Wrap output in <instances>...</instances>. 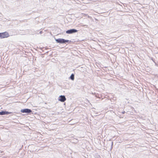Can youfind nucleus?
Masks as SVG:
<instances>
[{"label":"nucleus","mask_w":158,"mask_h":158,"mask_svg":"<svg viewBox=\"0 0 158 158\" xmlns=\"http://www.w3.org/2000/svg\"><path fill=\"white\" fill-rule=\"evenodd\" d=\"M10 36L9 33L6 31L0 33V38L3 39L7 38Z\"/></svg>","instance_id":"nucleus-1"},{"label":"nucleus","mask_w":158,"mask_h":158,"mask_svg":"<svg viewBox=\"0 0 158 158\" xmlns=\"http://www.w3.org/2000/svg\"><path fill=\"white\" fill-rule=\"evenodd\" d=\"M56 41L58 43H64L66 42H68L69 41L68 40H65L62 39H58L56 40Z\"/></svg>","instance_id":"nucleus-2"},{"label":"nucleus","mask_w":158,"mask_h":158,"mask_svg":"<svg viewBox=\"0 0 158 158\" xmlns=\"http://www.w3.org/2000/svg\"><path fill=\"white\" fill-rule=\"evenodd\" d=\"M21 112L23 113H30L31 112V110L29 109H25L21 110Z\"/></svg>","instance_id":"nucleus-3"},{"label":"nucleus","mask_w":158,"mask_h":158,"mask_svg":"<svg viewBox=\"0 0 158 158\" xmlns=\"http://www.w3.org/2000/svg\"><path fill=\"white\" fill-rule=\"evenodd\" d=\"M77 31L75 29H72L67 30L66 31V33L69 34H72L73 33L76 32Z\"/></svg>","instance_id":"nucleus-4"},{"label":"nucleus","mask_w":158,"mask_h":158,"mask_svg":"<svg viewBox=\"0 0 158 158\" xmlns=\"http://www.w3.org/2000/svg\"><path fill=\"white\" fill-rule=\"evenodd\" d=\"M58 100L61 102H64L66 100V98L64 96L60 95L59 96Z\"/></svg>","instance_id":"nucleus-5"},{"label":"nucleus","mask_w":158,"mask_h":158,"mask_svg":"<svg viewBox=\"0 0 158 158\" xmlns=\"http://www.w3.org/2000/svg\"><path fill=\"white\" fill-rule=\"evenodd\" d=\"M9 113L8 112L6 111H2L0 112V115H3L5 114H8Z\"/></svg>","instance_id":"nucleus-6"},{"label":"nucleus","mask_w":158,"mask_h":158,"mask_svg":"<svg viewBox=\"0 0 158 158\" xmlns=\"http://www.w3.org/2000/svg\"><path fill=\"white\" fill-rule=\"evenodd\" d=\"M70 78L71 79H74V75L73 74H72L70 77Z\"/></svg>","instance_id":"nucleus-7"}]
</instances>
